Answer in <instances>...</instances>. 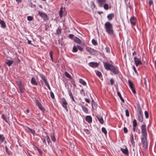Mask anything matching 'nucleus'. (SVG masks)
Masks as SVG:
<instances>
[{"label":"nucleus","instance_id":"nucleus-1","mask_svg":"<svg viewBox=\"0 0 156 156\" xmlns=\"http://www.w3.org/2000/svg\"><path fill=\"white\" fill-rule=\"evenodd\" d=\"M105 68L107 70H109L113 73L117 74L118 73V70L117 67L107 62H103Z\"/></svg>","mask_w":156,"mask_h":156},{"label":"nucleus","instance_id":"nucleus-2","mask_svg":"<svg viewBox=\"0 0 156 156\" xmlns=\"http://www.w3.org/2000/svg\"><path fill=\"white\" fill-rule=\"evenodd\" d=\"M106 32L109 34H113L114 30L113 29V26L112 24L109 22H107L105 24Z\"/></svg>","mask_w":156,"mask_h":156},{"label":"nucleus","instance_id":"nucleus-3","mask_svg":"<svg viewBox=\"0 0 156 156\" xmlns=\"http://www.w3.org/2000/svg\"><path fill=\"white\" fill-rule=\"evenodd\" d=\"M16 84L19 89L20 93H23L25 90L24 83L21 80H18L16 81Z\"/></svg>","mask_w":156,"mask_h":156},{"label":"nucleus","instance_id":"nucleus-4","mask_svg":"<svg viewBox=\"0 0 156 156\" xmlns=\"http://www.w3.org/2000/svg\"><path fill=\"white\" fill-rule=\"evenodd\" d=\"M142 143L143 144V147L146 149L147 147V144L146 137H143L141 138Z\"/></svg>","mask_w":156,"mask_h":156},{"label":"nucleus","instance_id":"nucleus-5","mask_svg":"<svg viewBox=\"0 0 156 156\" xmlns=\"http://www.w3.org/2000/svg\"><path fill=\"white\" fill-rule=\"evenodd\" d=\"M62 105L63 107L65 109L67 112H68V110L67 107V103L66 100L64 98H62L61 99Z\"/></svg>","mask_w":156,"mask_h":156},{"label":"nucleus","instance_id":"nucleus-6","mask_svg":"<svg viewBox=\"0 0 156 156\" xmlns=\"http://www.w3.org/2000/svg\"><path fill=\"white\" fill-rule=\"evenodd\" d=\"M86 49L87 51L91 55H95L97 53L96 50L89 47H86Z\"/></svg>","mask_w":156,"mask_h":156},{"label":"nucleus","instance_id":"nucleus-7","mask_svg":"<svg viewBox=\"0 0 156 156\" xmlns=\"http://www.w3.org/2000/svg\"><path fill=\"white\" fill-rule=\"evenodd\" d=\"M134 59L135 65L136 66L142 64V63L141 61L140 58H138L136 57H134Z\"/></svg>","mask_w":156,"mask_h":156},{"label":"nucleus","instance_id":"nucleus-8","mask_svg":"<svg viewBox=\"0 0 156 156\" xmlns=\"http://www.w3.org/2000/svg\"><path fill=\"white\" fill-rule=\"evenodd\" d=\"M35 103L37 105L38 108L42 111L44 112L45 111V109L43 107L41 103L38 100L36 99Z\"/></svg>","mask_w":156,"mask_h":156},{"label":"nucleus","instance_id":"nucleus-9","mask_svg":"<svg viewBox=\"0 0 156 156\" xmlns=\"http://www.w3.org/2000/svg\"><path fill=\"white\" fill-rule=\"evenodd\" d=\"M106 1L107 0H96L98 6L100 7H102L104 4L106 2Z\"/></svg>","mask_w":156,"mask_h":156},{"label":"nucleus","instance_id":"nucleus-10","mask_svg":"<svg viewBox=\"0 0 156 156\" xmlns=\"http://www.w3.org/2000/svg\"><path fill=\"white\" fill-rule=\"evenodd\" d=\"M38 14L43 18L44 20H48V16L46 14L43 12L39 11Z\"/></svg>","mask_w":156,"mask_h":156},{"label":"nucleus","instance_id":"nucleus-11","mask_svg":"<svg viewBox=\"0 0 156 156\" xmlns=\"http://www.w3.org/2000/svg\"><path fill=\"white\" fill-rule=\"evenodd\" d=\"M128 83L129 85V87L132 90L134 94H135L136 91L134 89V87H133V85L132 83V82L130 80H128Z\"/></svg>","mask_w":156,"mask_h":156},{"label":"nucleus","instance_id":"nucleus-12","mask_svg":"<svg viewBox=\"0 0 156 156\" xmlns=\"http://www.w3.org/2000/svg\"><path fill=\"white\" fill-rule=\"evenodd\" d=\"M89 65L93 68L98 67L99 66V64L95 62H90L89 63Z\"/></svg>","mask_w":156,"mask_h":156},{"label":"nucleus","instance_id":"nucleus-13","mask_svg":"<svg viewBox=\"0 0 156 156\" xmlns=\"http://www.w3.org/2000/svg\"><path fill=\"white\" fill-rule=\"evenodd\" d=\"M130 21L131 24L134 26L136 24V19L134 17L131 18L130 20Z\"/></svg>","mask_w":156,"mask_h":156},{"label":"nucleus","instance_id":"nucleus-14","mask_svg":"<svg viewBox=\"0 0 156 156\" xmlns=\"http://www.w3.org/2000/svg\"><path fill=\"white\" fill-rule=\"evenodd\" d=\"M85 120L89 123H90L92 122V118L90 116H87L85 118Z\"/></svg>","mask_w":156,"mask_h":156},{"label":"nucleus","instance_id":"nucleus-15","mask_svg":"<svg viewBox=\"0 0 156 156\" xmlns=\"http://www.w3.org/2000/svg\"><path fill=\"white\" fill-rule=\"evenodd\" d=\"M97 118L99 121V122L101 124H103L104 122V120L102 117L100 116L99 115H97Z\"/></svg>","mask_w":156,"mask_h":156},{"label":"nucleus","instance_id":"nucleus-16","mask_svg":"<svg viewBox=\"0 0 156 156\" xmlns=\"http://www.w3.org/2000/svg\"><path fill=\"white\" fill-rule=\"evenodd\" d=\"M31 83L33 85H37L38 84L36 80L33 77L31 78Z\"/></svg>","mask_w":156,"mask_h":156},{"label":"nucleus","instance_id":"nucleus-17","mask_svg":"<svg viewBox=\"0 0 156 156\" xmlns=\"http://www.w3.org/2000/svg\"><path fill=\"white\" fill-rule=\"evenodd\" d=\"M73 40L76 43L79 44H80L81 43L80 40L76 37H74Z\"/></svg>","mask_w":156,"mask_h":156},{"label":"nucleus","instance_id":"nucleus-18","mask_svg":"<svg viewBox=\"0 0 156 156\" xmlns=\"http://www.w3.org/2000/svg\"><path fill=\"white\" fill-rule=\"evenodd\" d=\"M0 24L2 27L3 28H5L6 27V26L5 22L1 19H0Z\"/></svg>","mask_w":156,"mask_h":156},{"label":"nucleus","instance_id":"nucleus-19","mask_svg":"<svg viewBox=\"0 0 156 156\" xmlns=\"http://www.w3.org/2000/svg\"><path fill=\"white\" fill-rule=\"evenodd\" d=\"M138 120L139 121L142 122L143 120V118L142 114H139L138 115Z\"/></svg>","mask_w":156,"mask_h":156},{"label":"nucleus","instance_id":"nucleus-20","mask_svg":"<svg viewBox=\"0 0 156 156\" xmlns=\"http://www.w3.org/2000/svg\"><path fill=\"white\" fill-rule=\"evenodd\" d=\"M121 151L122 152L125 154H128V151L127 148L124 149L122 148L121 149Z\"/></svg>","mask_w":156,"mask_h":156},{"label":"nucleus","instance_id":"nucleus-21","mask_svg":"<svg viewBox=\"0 0 156 156\" xmlns=\"http://www.w3.org/2000/svg\"><path fill=\"white\" fill-rule=\"evenodd\" d=\"M13 62L12 60H9L6 61L5 63L9 66H10Z\"/></svg>","mask_w":156,"mask_h":156},{"label":"nucleus","instance_id":"nucleus-22","mask_svg":"<svg viewBox=\"0 0 156 156\" xmlns=\"http://www.w3.org/2000/svg\"><path fill=\"white\" fill-rule=\"evenodd\" d=\"M114 17V15L113 14H110L108 15L107 16V18L109 20H112Z\"/></svg>","mask_w":156,"mask_h":156},{"label":"nucleus","instance_id":"nucleus-23","mask_svg":"<svg viewBox=\"0 0 156 156\" xmlns=\"http://www.w3.org/2000/svg\"><path fill=\"white\" fill-rule=\"evenodd\" d=\"M117 93V95L120 98V99L122 101L123 103L124 102V99L122 97L119 91H118Z\"/></svg>","mask_w":156,"mask_h":156},{"label":"nucleus","instance_id":"nucleus-24","mask_svg":"<svg viewBox=\"0 0 156 156\" xmlns=\"http://www.w3.org/2000/svg\"><path fill=\"white\" fill-rule=\"evenodd\" d=\"M82 108L83 111L86 113H87L88 112V109L84 106H82Z\"/></svg>","mask_w":156,"mask_h":156},{"label":"nucleus","instance_id":"nucleus-25","mask_svg":"<svg viewBox=\"0 0 156 156\" xmlns=\"http://www.w3.org/2000/svg\"><path fill=\"white\" fill-rule=\"evenodd\" d=\"M65 76L68 78L69 79H71L72 78L71 76L67 72L65 71Z\"/></svg>","mask_w":156,"mask_h":156},{"label":"nucleus","instance_id":"nucleus-26","mask_svg":"<svg viewBox=\"0 0 156 156\" xmlns=\"http://www.w3.org/2000/svg\"><path fill=\"white\" fill-rule=\"evenodd\" d=\"M63 9H62V7L60 9V10L59 12V16L61 18L62 16V14H63Z\"/></svg>","mask_w":156,"mask_h":156},{"label":"nucleus","instance_id":"nucleus-27","mask_svg":"<svg viewBox=\"0 0 156 156\" xmlns=\"http://www.w3.org/2000/svg\"><path fill=\"white\" fill-rule=\"evenodd\" d=\"M80 83L84 86L86 85V83L85 81H83L82 79H80L79 80Z\"/></svg>","mask_w":156,"mask_h":156},{"label":"nucleus","instance_id":"nucleus-28","mask_svg":"<svg viewBox=\"0 0 156 156\" xmlns=\"http://www.w3.org/2000/svg\"><path fill=\"white\" fill-rule=\"evenodd\" d=\"M130 141H131V142L132 144V145L134 144V141L133 136V134L131 135Z\"/></svg>","mask_w":156,"mask_h":156},{"label":"nucleus","instance_id":"nucleus-29","mask_svg":"<svg viewBox=\"0 0 156 156\" xmlns=\"http://www.w3.org/2000/svg\"><path fill=\"white\" fill-rule=\"evenodd\" d=\"M61 29L59 28H58L56 30V34H57V35H58L61 34Z\"/></svg>","mask_w":156,"mask_h":156},{"label":"nucleus","instance_id":"nucleus-30","mask_svg":"<svg viewBox=\"0 0 156 156\" xmlns=\"http://www.w3.org/2000/svg\"><path fill=\"white\" fill-rule=\"evenodd\" d=\"M103 6L104 9L106 10H108V5L107 4L105 3L104 4Z\"/></svg>","mask_w":156,"mask_h":156},{"label":"nucleus","instance_id":"nucleus-31","mask_svg":"<svg viewBox=\"0 0 156 156\" xmlns=\"http://www.w3.org/2000/svg\"><path fill=\"white\" fill-rule=\"evenodd\" d=\"M101 130L102 132H103L105 135H106L107 134V131L105 127H102L101 129Z\"/></svg>","mask_w":156,"mask_h":156},{"label":"nucleus","instance_id":"nucleus-32","mask_svg":"<svg viewBox=\"0 0 156 156\" xmlns=\"http://www.w3.org/2000/svg\"><path fill=\"white\" fill-rule=\"evenodd\" d=\"M133 127H136L137 126V122L136 120L135 119H134L133 121Z\"/></svg>","mask_w":156,"mask_h":156},{"label":"nucleus","instance_id":"nucleus-33","mask_svg":"<svg viewBox=\"0 0 156 156\" xmlns=\"http://www.w3.org/2000/svg\"><path fill=\"white\" fill-rule=\"evenodd\" d=\"M5 139V137H4L3 135L0 134V140L2 142H3Z\"/></svg>","mask_w":156,"mask_h":156},{"label":"nucleus","instance_id":"nucleus-34","mask_svg":"<svg viewBox=\"0 0 156 156\" xmlns=\"http://www.w3.org/2000/svg\"><path fill=\"white\" fill-rule=\"evenodd\" d=\"M72 51L74 52H76L77 51V46L76 47L75 46H74L73 47Z\"/></svg>","mask_w":156,"mask_h":156},{"label":"nucleus","instance_id":"nucleus-35","mask_svg":"<svg viewBox=\"0 0 156 156\" xmlns=\"http://www.w3.org/2000/svg\"><path fill=\"white\" fill-rule=\"evenodd\" d=\"M142 134L143 135V137H146V136L147 135L146 130L142 131Z\"/></svg>","mask_w":156,"mask_h":156},{"label":"nucleus","instance_id":"nucleus-36","mask_svg":"<svg viewBox=\"0 0 156 156\" xmlns=\"http://www.w3.org/2000/svg\"><path fill=\"white\" fill-rule=\"evenodd\" d=\"M53 52L52 51H51L49 52V55H50V57L51 58V60L53 62V59L52 57Z\"/></svg>","mask_w":156,"mask_h":156},{"label":"nucleus","instance_id":"nucleus-37","mask_svg":"<svg viewBox=\"0 0 156 156\" xmlns=\"http://www.w3.org/2000/svg\"><path fill=\"white\" fill-rule=\"evenodd\" d=\"M51 140L54 142H55V138L53 134L51 135Z\"/></svg>","mask_w":156,"mask_h":156},{"label":"nucleus","instance_id":"nucleus-38","mask_svg":"<svg viewBox=\"0 0 156 156\" xmlns=\"http://www.w3.org/2000/svg\"><path fill=\"white\" fill-rule=\"evenodd\" d=\"M92 44L94 45H96L97 44V43L96 41L94 39L92 40Z\"/></svg>","mask_w":156,"mask_h":156},{"label":"nucleus","instance_id":"nucleus-39","mask_svg":"<svg viewBox=\"0 0 156 156\" xmlns=\"http://www.w3.org/2000/svg\"><path fill=\"white\" fill-rule=\"evenodd\" d=\"M96 73L97 76L99 77H100L102 76L101 73L99 71H96Z\"/></svg>","mask_w":156,"mask_h":156},{"label":"nucleus","instance_id":"nucleus-40","mask_svg":"<svg viewBox=\"0 0 156 156\" xmlns=\"http://www.w3.org/2000/svg\"><path fill=\"white\" fill-rule=\"evenodd\" d=\"M141 130L142 131L146 130V125H142Z\"/></svg>","mask_w":156,"mask_h":156},{"label":"nucleus","instance_id":"nucleus-41","mask_svg":"<svg viewBox=\"0 0 156 156\" xmlns=\"http://www.w3.org/2000/svg\"><path fill=\"white\" fill-rule=\"evenodd\" d=\"M27 128L30 130V132L33 134H34L35 133V131L33 129H31L29 127H28Z\"/></svg>","mask_w":156,"mask_h":156},{"label":"nucleus","instance_id":"nucleus-42","mask_svg":"<svg viewBox=\"0 0 156 156\" xmlns=\"http://www.w3.org/2000/svg\"><path fill=\"white\" fill-rule=\"evenodd\" d=\"M126 115L128 117L129 116V113L128 110L127 109H126L125 111Z\"/></svg>","mask_w":156,"mask_h":156},{"label":"nucleus","instance_id":"nucleus-43","mask_svg":"<svg viewBox=\"0 0 156 156\" xmlns=\"http://www.w3.org/2000/svg\"><path fill=\"white\" fill-rule=\"evenodd\" d=\"M144 114L146 118V119L148 118L149 117V114L147 112V111H145L144 112Z\"/></svg>","mask_w":156,"mask_h":156},{"label":"nucleus","instance_id":"nucleus-44","mask_svg":"<svg viewBox=\"0 0 156 156\" xmlns=\"http://www.w3.org/2000/svg\"><path fill=\"white\" fill-rule=\"evenodd\" d=\"M27 19L29 21H31L33 20V17L31 16H28L27 17Z\"/></svg>","mask_w":156,"mask_h":156},{"label":"nucleus","instance_id":"nucleus-45","mask_svg":"<svg viewBox=\"0 0 156 156\" xmlns=\"http://www.w3.org/2000/svg\"><path fill=\"white\" fill-rule=\"evenodd\" d=\"M46 139H47V141L48 142V144L49 145L50 144V143L51 142V141H50V138L48 136H47Z\"/></svg>","mask_w":156,"mask_h":156},{"label":"nucleus","instance_id":"nucleus-46","mask_svg":"<svg viewBox=\"0 0 156 156\" xmlns=\"http://www.w3.org/2000/svg\"><path fill=\"white\" fill-rule=\"evenodd\" d=\"M84 131L85 133H86L87 134H89L90 133V131L89 130L87 129H84Z\"/></svg>","mask_w":156,"mask_h":156},{"label":"nucleus","instance_id":"nucleus-47","mask_svg":"<svg viewBox=\"0 0 156 156\" xmlns=\"http://www.w3.org/2000/svg\"><path fill=\"white\" fill-rule=\"evenodd\" d=\"M77 49H78L80 51H82L83 50V48L80 46L77 45Z\"/></svg>","mask_w":156,"mask_h":156},{"label":"nucleus","instance_id":"nucleus-48","mask_svg":"<svg viewBox=\"0 0 156 156\" xmlns=\"http://www.w3.org/2000/svg\"><path fill=\"white\" fill-rule=\"evenodd\" d=\"M50 96H51V97L52 99H54L55 98V96H54V94L52 92H50Z\"/></svg>","mask_w":156,"mask_h":156},{"label":"nucleus","instance_id":"nucleus-49","mask_svg":"<svg viewBox=\"0 0 156 156\" xmlns=\"http://www.w3.org/2000/svg\"><path fill=\"white\" fill-rule=\"evenodd\" d=\"M40 77L43 80H44V79H45L46 78L45 76H44L42 74H40Z\"/></svg>","mask_w":156,"mask_h":156},{"label":"nucleus","instance_id":"nucleus-50","mask_svg":"<svg viewBox=\"0 0 156 156\" xmlns=\"http://www.w3.org/2000/svg\"><path fill=\"white\" fill-rule=\"evenodd\" d=\"M91 7L93 8H94L95 7V5L94 2H91Z\"/></svg>","mask_w":156,"mask_h":156},{"label":"nucleus","instance_id":"nucleus-51","mask_svg":"<svg viewBox=\"0 0 156 156\" xmlns=\"http://www.w3.org/2000/svg\"><path fill=\"white\" fill-rule=\"evenodd\" d=\"M2 117L3 119L5 121V122H8L6 118L5 117V116L3 114L2 115Z\"/></svg>","mask_w":156,"mask_h":156},{"label":"nucleus","instance_id":"nucleus-52","mask_svg":"<svg viewBox=\"0 0 156 156\" xmlns=\"http://www.w3.org/2000/svg\"><path fill=\"white\" fill-rule=\"evenodd\" d=\"M5 149H6V152H7V153L9 154V155H10V152H9L8 151V148H7V146H6L5 147Z\"/></svg>","mask_w":156,"mask_h":156},{"label":"nucleus","instance_id":"nucleus-53","mask_svg":"<svg viewBox=\"0 0 156 156\" xmlns=\"http://www.w3.org/2000/svg\"><path fill=\"white\" fill-rule=\"evenodd\" d=\"M110 82L111 85H113L114 83V80L112 79H111L110 80Z\"/></svg>","mask_w":156,"mask_h":156},{"label":"nucleus","instance_id":"nucleus-54","mask_svg":"<svg viewBox=\"0 0 156 156\" xmlns=\"http://www.w3.org/2000/svg\"><path fill=\"white\" fill-rule=\"evenodd\" d=\"M45 85L47 86V87H48V89L49 90H51V88L50 87L49 85L48 84V82L46 83H45Z\"/></svg>","mask_w":156,"mask_h":156},{"label":"nucleus","instance_id":"nucleus-55","mask_svg":"<svg viewBox=\"0 0 156 156\" xmlns=\"http://www.w3.org/2000/svg\"><path fill=\"white\" fill-rule=\"evenodd\" d=\"M123 131H124V132L125 133H127L128 132V130H127V129L125 127H124V128H123Z\"/></svg>","mask_w":156,"mask_h":156},{"label":"nucleus","instance_id":"nucleus-56","mask_svg":"<svg viewBox=\"0 0 156 156\" xmlns=\"http://www.w3.org/2000/svg\"><path fill=\"white\" fill-rule=\"evenodd\" d=\"M74 35L72 34H70L69 35V37L70 39H73V38H74Z\"/></svg>","mask_w":156,"mask_h":156},{"label":"nucleus","instance_id":"nucleus-57","mask_svg":"<svg viewBox=\"0 0 156 156\" xmlns=\"http://www.w3.org/2000/svg\"><path fill=\"white\" fill-rule=\"evenodd\" d=\"M68 93H69V94L70 97H72V96H73V95H72V93L71 91L70 90H69Z\"/></svg>","mask_w":156,"mask_h":156},{"label":"nucleus","instance_id":"nucleus-58","mask_svg":"<svg viewBox=\"0 0 156 156\" xmlns=\"http://www.w3.org/2000/svg\"><path fill=\"white\" fill-rule=\"evenodd\" d=\"M105 50L106 51L108 52H109L110 51V49H109V48L108 47H106L105 48Z\"/></svg>","mask_w":156,"mask_h":156},{"label":"nucleus","instance_id":"nucleus-59","mask_svg":"<svg viewBox=\"0 0 156 156\" xmlns=\"http://www.w3.org/2000/svg\"><path fill=\"white\" fill-rule=\"evenodd\" d=\"M153 2L152 0H150L149 2V4L150 5L153 4Z\"/></svg>","mask_w":156,"mask_h":156},{"label":"nucleus","instance_id":"nucleus-60","mask_svg":"<svg viewBox=\"0 0 156 156\" xmlns=\"http://www.w3.org/2000/svg\"><path fill=\"white\" fill-rule=\"evenodd\" d=\"M85 101L88 103H89L90 102V100L88 99H87V98H86L85 99Z\"/></svg>","mask_w":156,"mask_h":156},{"label":"nucleus","instance_id":"nucleus-61","mask_svg":"<svg viewBox=\"0 0 156 156\" xmlns=\"http://www.w3.org/2000/svg\"><path fill=\"white\" fill-rule=\"evenodd\" d=\"M37 150L38 151L39 153L40 154H42V151L39 148H37Z\"/></svg>","mask_w":156,"mask_h":156},{"label":"nucleus","instance_id":"nucleus-62","mask_svg":"<svg viewBox=\"0 0 156 156\" xmlns=\"http://www.w3.org/2000/svg\"><path fill=\"white\" fill-rule=\"evenodd\" d=\"M133 69L134 70L135 72L136 73H137V71L136 69L135 68V67L134 66H133Z\"/></svg>","mask_w":156,"mask_h":156},{"label":"nucleus","instance_id":"nucleus-63","mask_svg":"<svg viewBox=\"0 0 156 156\" xmlns=\"http://www.w3.org/2000/svg\"><path fill=\"white\" fill-rule=\"evenodd\" d=\"M138 111L139 112V114H142V110H141V108H139Z\"/></svg>","mask_w":156,"mask_h":156},{"label":"nucleus","instance_id":"nucleus-64","mask_svg":"<svg viewBox=\"0 0 156 156\" xmlns=\"http://www.w3.org/2000/svg\"><path fill=\"white\" fill-rule=\"evenodd\" d=\"M70 98H71V99H72V100L73 101H74V102H75V100H74V98H73V96H72V97H71Z\"/></svg>","mask_w":156,"mask_h":156}]
</instances>
